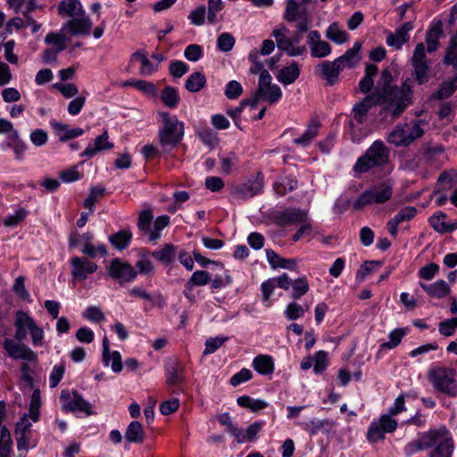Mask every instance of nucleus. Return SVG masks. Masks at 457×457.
<instances>
[{"label": "nucleus", "mask_w": 457, "mask_h": 457, "mask_svg": "<svg viewBox=\"0 0 457 457\" xmlns=\"http://www.w3.org/2000/svg\"><path fill=\"white\" fill-rule=\"evenodd\" d=\"M453 441L445 428L429 430L409 442L404 446V453L411 457L418 452L432 448L429 457H452Z\"/></svg>", "instance_id": "obj_1"}, {"label": "nucleus", "mask_w": 457, "mask_h": 457, "mask_svg": "<svg viewBox=\"0 0 457 457\" xmlns=\"http://www.w3.org/2000/svg\"><path fill=\"white\" fill-rule=\"evenodd\" d=\"M407 96L403 90H394L389 92V96L374 91L371 95L363 98L361 102L354 104L353 108V118L350 121L352 126L362 124L369 111L377 105L386 104L387 108H392L394 118L398 117L406 109Z\"/></svg>", "instance_id": "obj_2"}, {"label": "nucleus", "mask_w": 457, "mask_h": 457, "mask_svg": "<svg viewBox=\"0 0 457 457\" xmlns=\"http://www.w3.org/2000/svg\"><path fill=\"white\" fill-rule=\"evenodd\" d=\"M390 150L381 140L374 141L359 157L353 165V171L357 174L366 173L372 169L381 168L389 162Z\"/></svg>", "instance_id": "obj_3"}, {"label": "nucleus", "mask_w": 457, "mask_h": 457, "mask_svg": "<svg viewBox=\"0 0 457 457\" xmlns=\"http://www.w3.org/2000/svg\"><path fill=\"white\" fill-rule=\"evenodd\" d=\"M434 389L451 397L457 396V373L454 369L433 365L427 374Z\"/></svg>", "instance_id": "obj_4"}, {"label": "nucleus", "mask_w": 457, "mask_h": 457, "mask_svg": "<svg viewBox=\"0 0 457 457\" xmlns=\"http://www.w3.org/2000/svg\"><path fill=\"white\" fill-rule=\"evenodd\" d=\"M162 120V128L159 130V141L165 152L175 147L183 138L184 123L176 116L166 112L159 113Z\"/></svg>", "instance_id": "obj_5"}, {"label": "nucleus", "mask_w": 457, "mask_h": 457, "mask_svg": "<svg viewBox=\"0 0 457 457\" xmlns=\"http://www.w3.org/2000/svg\"><path fill=\"white\" fill-rule=\"evenodd\" d=\"M392 195L393 183L386 180L365 190L353 203V207L359 211L367 205L381 204L389 201Z\"/></svg>", "instance_id": "obj_6"}, {"label": "nucleus", "mask_w": 457, "mask_h": 457, "mask_svg": "<svg viewBox=\"0 0 457 457\" xmlns=\"http://www.w3.org/2000/svg\"><path fill=\"white\" fill-rule=\"evenodd\" d=\"M288 32V29L284 25L273 30L272 36L276 39L278 48L292 57L304 54L307 48L304 45H299L302 39L301 34L296 32L295 37H291L287 36Z\"/></svg>", "instance_id": "obj_7"}, {"label": "nucleus", "mask_w": 457, "mask_h": 457, "mask_svg": "<svg viewBox=\"0 0 457 457\" xmlns=\"http://www.w3.org/2000/svg\"><path fill=\"white\" fill-rule=\"evenodd\" d=\"M411 62L413 67V75L417 82L420 85L426 83L428 80L429 64L423 43H419L415 46Z\"/></svg>", "instance_id": "obj_8"}, {"label": "nucleus", "mask_w": 457, "mask_h": 457, "mask_svg": "<svg viewBox=\"0 0 457 457\" xmlns=\"http://www.w3.org/2000/svg\"><path fill=\"white\" fill-rule=\"evenodd\" d=\"M272 78L268 71H262L259 76L258 87L256 89L260 97L268 102L270 104H274L279 101L282 96L280 87L271 83Z\"/></svg>", "instance_id": "obj_9"}, {"label": "nucleus", "mask_w": 457, "mask_h": 457, "mask_svg": "<svg viewBox=\"0 0 457 457\" xmlns=\"http://www.w3.org/2000/svg\"><path fill=\"white\" fill-rule=\"evenodd\" d=\"M92 25L91 19L84 12V14H79L66 21L62 27V31L70 36H88L91 32Z\"/></svg>", "instance_id": "obj_10"}, {"label": "nucleus", "mask_w": 457, "mask_h": 457, "mask_svg": "<svg viewBox=\"0 0 457 457\" xmlns=\"http://www.w3.org/2000/svg\"><path fill=\"white\" fill-rule=\"evenodd\" d=\"M108 271L109 275L120 283L131 282L137 274L129 263L121 262L119 258L111 261Z\"/></svg>", "instance_id": "obj_11"}, {"label": "nucleus", "mask_w": 457, "mask_h": 457, "mask_svg": "<svg viewBox=\"0 0 457 457\" xmlns=\"http://www.w3.org/2000/svg\"><path fill=\"white\" fill-rule=\"evenodd\" d=\"M308 212L306 211L288 208L284 211L276 212L273 215L274 222L278 226L299 225L307 220Z\"/></svg>", "instance_id": "obj_12"}, {"label": "nucleus", "mask_w": 457, "mask_h": 457, "mask_svg": "<svg viewBox=\"0 0 457 457\" xmlns=\"http://www.w3.org/2000/svg\"><path fill=\"white\" fill-rule=\"evenodd\" d=\"M263 179V175L259 171L253 179H248L245 183L235 187L234 194L240 199L251 198L262 191Z\"/></svg>", "instance_id": "obj_13"}, {"label": "nucleus", "mask_w": 457, "mask_h": 457, "mask_svg": "<svg viewBox=\"0 0 457 457\" xmlns=\"http://www.w3.org/2000/svg\"><path fill=\"white\" fill-rule=\"evenodd\" d=\"M61 398L65 400L62 409L66 411H80L87 415H92V405L86 401L81 395L77 392H72L71 395L62 393Z\"/></svg>", "instance_id": "obj_14"}, {"label": "nucleus", "mask_w": 457, "mask_h": 457, "mask_svg": "<svg viewBox=\"0 0 457 457\" xmlns=\"http://www.w3.org/2000/svg\"><path fill=\"white\" fill-rule=\"evenodd\" d=\"M342 71H344V69L337 59L332 62H322L315 67V73L320 76L326 81V85L328 86H333L337 82L339 74Z\"/></svg>", "instance_id": "obj_15"}, {"label": "nucleus", "mask_w": 457, "mask_h": 457, "mask_svg": "<svg viewBox=\"0 0 457 457\" xmlns=\"http://www.w3.org/2000/svg\"><path fill=\"white\" fill-rule=\"evenodd\" d=\"M3 345L7 354L14 360L37 361V354L25 345L16 343L11 338H6Z\"/></svg>", "instance_id": "obj_16"}, {"label": "nucleus", "mask_w": 457, "mask_h": 457, "mask_svg": "<svg viewBox=\"0 0 457 457\" xmlns=\"http://www.w3.org/2000/svg\"><path fill=\"white\" fill-rule=\"evenodd\" d=\"M307 44L311 55L314 58H325L331 54L332 48L330 45L321 39L320 33L318 30H312L308 33Z\"/></svg>", "instance_id": "obj_17"}, {"label": "nucleus", "mask_w": 457, "mask_h": 457, "mask_svg": "<svg viewBox=\"0 0 457 457\" xmlns=\"http://www.w3.org/2000/svg\"><path fill=\"white\" fill-rule=\"evenodd\" d=\"M392 75L391 72L388 70H384L381 72L380 79L378 83V88H376L375 91H378L381 94H385L389 96V92H393L394 90H403L404 94L407 96L406 100V107L410 104L411 99V85L405 81L403 83V85L400 87H391L390 83L392 81Z\"/></svg>", "instance_id": "obj_18"}, {"label": "nucleus", "mask_w": 457, "mask_h": 457, "mask_svg": "<svg viewBox=\"0 0 457 457\" xmlns=\"http://www.w3.org/2000/svg\"><path fill=\"white\" fill-rule=\"evenodd\" d=\"M72 267L71 275L77 280H85L89 275L97 270V264L85 257H72L71 259Z\"/></svg>", "instance_id": "obj_19"}, {"label": "nucleus", "mask_w": 457, "mask_h": 457, "mask_svg": "<svg viewBox=\"0 0 457 457\" xmlns=\"http://www.w3.org/2000/svg\"><path fill=\"white\" fill-rule=\"evenodd\" d=\"M413 29V24L411 21H406L395 29L394 33L387 34L386 42L387 46L394 47L397 50L401 49L403 46L409 40V32Z\"/></svg>", "instance_id": "obj_20"}, {"label": "nucleus", "mask_w": 457, "mask_h": 457, "mask_svg": "<svg viewBox=\"0 0 457 457\" xmlns=\"http://www.w3.org/2000/svg\"><path fill=\"white\" fill-rule=\"evenodd\" d=\"M34 320L24 312H17L15 320V339L19 342L23 341L27 337L28 332L35 326Z\"/></svg>", "instance_id": "obj_21"}, {"label": "nucleus", "mask_w": 457, "mask_h": 457, "mask_svg": "<svg viewBox=\"0 0 457 457\" xmlns=\"http://www.w3.org/2000/svg\"><path fill=\"white\" fill-rule=\"evenodd\" d=\"M442 21H434L426 34L427 51L433 53L438 48L439 39L444 35Z\"/></svg>", "instance_id": "obj_22"}, {"label": "nucleus", "mask_w": 457, "mask_h": 457, "mask_svg": "<svg viewBox=\"0 0 457 457\" xmlns=\"http://www.w3.org/2000/svg\"><path fill=\"white\" fill-rule=\"evenodd\" d=\"M184 368L180 362L176 360L170 361L165 365L166 383L169 386H174L184 381Z\"/></svg>", "instance_id": "obj_23"}, {"label": "nucleus", "mask_w": 457, "mask_h": 457, "mask_svg": "<svg viewBox=\"0 0 457 457\" xmlns=\"http://www.w3.org/2000/svg\"><path fill=\"white\" fill-rule=\"evenodd\" d=\"M361 49V42L356 41L353 47L348 49L343 55L336 58L342 68H353L361 61L360 51Z\"/></svg>", "instance_id": "obj_24"}, {"label": "nucleus", "mask_w": 457, "mask_h": 457, "mask_svg": "<svg viewBox=\"0 0 457 457\" xmlns=\"http://www.w3.org/2000/svg\"><path fill=\"white\" fill-rule=\"evenodd\" d=\"M108 132L105 130L102 135L98 136L94 145H88L87 147L80 154L81 157L91 158L102 150H109L113 147V144L108 141Z\"/></svg>", "instance_id": "obj_25"}, {"label": "nucleus", "mask_w": 457, "mask_h": 457, "mask_svg": "<svg viewBox=\"0 0 457 457\" xmlns=\"http://www.w3.org/2000/svg\"><path fill=\"white\" fill-rule=\"evenodd\" d=\"M312 0H287V6L285 12V19L289 21H295L297 16L307 15V10L305 6Z\"/></svg>", "instance_id": "obj_26"}, {"label": "nucleus", "mask_w": 457, "mask_h": 457, "mask_svg": "<svg viewBox=\"0 0 457 457\" xmlns=\"http://www.w3.org/2000/svg\"><path fill=\"white\" fill-rule=\"evenodd\" d=\"M420 286L429 296L437 299L447 296L451 292L450 286L443 279L432 284L420 282Z\"/></svg>", "instance_id": "obj_27"}, {"label": "nucleus", "mask_w": 457, "mask_h": 457, "mask_svg": "<svg viewBox=\"0 0 457 457\" xmlns=\"http://www.w3.org/2000/svg\"><path fill=\"white\" fill-rule=\"evenodd\" d=\"M57 12L60 16L74 18L84 14L85 10L79 0H62L57 5Z\"/></svg>", "instance_id": "obj_28"}, {"label": "nucleus", "mask_w": 457, "mask_h": 457, "mask_svg": "<svg viewBox=\"0 0 457 457\" xmlns=\"http://www.w3.org/2000/svg\"><path fill=\"white\" fill-rule=\"evenodd\" d=\"M263 426L264 421H256L251 424L245 430L237 428L234 437L238 444L254 441Z\"/></svg>", "instance_id": "obj_29"}, {"label": "nucleus", "mask_w": 457, "mask_h": 457, "mask_svg": "<svg viewBox=\"0 0 457 457\" xmlns=\"http://www.w3.org/2000/svg\"><path fill=\"white\" fill-rule=\"evenodd\" d=\"M55 134L62 142L80 137L84 134V129L81 128L70 129L67 124L61 122L51 123Z\"/></svg>", "instance_id": "obj_30"}, {"label": "nucleus", "mask_w": 457, "mask_h": 457, "mask_svg": "<svg viewBox=\"0 0 457 457\" xmlns=\"http://www.w3.org/2000/svg\"><path fill=\"white\" fill-rule=\"evenodd\" d=\"M124 437L129 444H142L145 438L142 424L139 421H131L126 428Z\"/></svg>", "instance_id": "obj_31"}, {"label": "nucleus", "mask_w": 457, "mask_h": 457, "mask_svg": "<svg viewBox=\"0 0 457 457\" xmlns=\"http://www.w3.org/2000/svg\"><path fill=\"white\" fill-rule=\"evenodd\" d=\"M303 428L308 431L311 435H317L319 432H329L334 427L335 423L332 420H316L313 419L309 422L301 424Z\"/></svg>", "instance_id": "obj_32"}, {"label": "nucleus", "mask_w": 457, "mask_h": 457, "mask_svg": "<svg viewBox=\"0 0 457 457\" xmlns=\"http://www.w3.org/2000/svg\"><path fill=\"white\" fill-rule=\"evenodd\" d=\"M300 76V68L296 62L291 63L278 71L276 78L283 85L293 84Z\"/></svg>", "instance_id": "obj_33"}, {"label": "nucleus", "mask_w": 457, "mask_h": 457, "mask_svg": "<svg viewBox=\"0 0 457 457\" xmlns=\"http://www.w3.org/2000/svg\"><path fill=\"white\" fill-rule=\"evenodd\" d=\"M253 369L261 375L267 376L274 372L273 358L266 354H259L253 361Z\"/></svg>", "instance_id": "obj_34"}, {"label": "nucleus", "mask_w": 457, "mask_h": 457, "mask_svg": "<svg viewBox=\"0 0 457 457\" xmlns=\"http://www.w3.org/2000/svg\"><path fill=\"white\" fill-rule=\"evenodd\" d=\"M457 89V74L450 80L444 81L437 91L433 93L431 99L443 100L449 98Z\"/></svg>", "instance_id": "obj_35"}, {"label": "nucleus", "mask_w": 457, "mask_h": 457, "mask_svg": "<svg viewBox=\"0 0 457 457\" xmlns=\"http://www.w3.org/2000/svg\"><path fill=\"white\" fill-rule=\"evenodd\" d=\"M297 186L298 182L295 178L291 176H285L280 177L274 182L273 190L278 195L281 196L284 195L287 192L295 190Z\"/></svg>", "instance_id": "obj_36"}, {"label": "nucleus", "mask_w": 457, "mask_h": 457, "mask_svg": "<svg viewBox=\"0 0 457 457\" xmlns=\"http://www.w3.org/2000/svg\"><path fill=\"white\" fill-rule=\"evenodd\" d=\"M320 129V122L318 120H312L307 127L303 134L294 139V144L300 145L304 147L308 146L311 142L318 136Z\"/></svg>", "instance_id": "obj_37"}, {"label": "nucleus", "mask_w": 457, "mask_h": 457, "mask_svg": "<svg viewBox=\"0 0 457 457\" xmlns=\"http://www.w3.org/2000/svg\"><path fill=\"white\" fill-rule=\"evenodd\" d=\"M378 67L374 64L368 63L365 67V75L359 82V88L361 93H368L371 90L374 80L373 78L377 75Z\"/></svg>", "instance_id": "obj_38"}, {"label": "nucleus", "mask_w": 457, "mask_h": 457, "mask_svg": "<svg viewBox=\"0 0 457 457\" xmlns=\"http://www.w3.org/2000/svg\"><path fill=\"white\" fill-rule=\"evenodd\" d=\"M151 255L163 264H170L176 257V247L171 244H165L162 249L154 251Z\"/></svg>", "instance_id": "obj_39"}, {"label": "nucleus", "mask_w": 457, "mask_h": 457, "mask_svg": "<svg viewBox=\"0 0 457 457\" xmlns=\"http://www.w3.org/2000/svg\"><path fill=\"white\" fill-rule=\"evenodd\" d=\"M326 37L338 45L344 44L349 39L348 33L345 30L341 29L337 22H333L328 27Z\"/></svg>", "instance_id": "obj_40"}, {"label": "nucleus", "mask_w": 457, "mask_h": 457, "mask_svg": "<svg viewBox=\"0 0 457 457\" xmlns=\"http://www.w3.org/2000/svg\"><path fill=\"white\" fill-rule=\"evenodd\" d=\"M387 142L395 146H407L410 145L406 129L403 126L397 125L395 129L388 135Z\"/></svg>", "instance_id": "obj_41"}, {"label": "nucleus", "mask_w": 457, "mask_h": 457, "mask_svg": "<svg viewBox=\"0 0 457 457\" xmlns=\"http://www.w3.org/2000/svg\"><path fill=\"white\" fill-rule=\"evenodd\" d=\"M206 84V79L204 73L195 71L192 73L185 83V87L191 93L199 92Z\"/></svg>", "instance_id": "obj_42"}, {"label": "nucleus", "mask_w": 457, "mask_h": 457, "mask_svg": "<svg viewBox=\"0 0 457 457\" xmlns=\"http://www.w3.org/2000/svg\"><path fill=\"white\" fill-rule=\"evenodd\" d=\"M132 238V234L129 230H120L109 236L110 243L118 250L126 249Z\"/></svg>", "instance_id": "obj_43"}, {"label": "nucleus", "mask_w": 457, "mask_h": 457, "mask_svg": "<svg viewBox=\"0 0 457 457\" xmlns=\"http://www.w3.org/2000/svg\"><path fill=\"white\" fill-rule=\"evenodd\" d=\"M160 98L165 106L171 109L176 108L180 100L178 89L172 87H166L162 91Z\"/></svg>", "instance_id": "obj_44"}, {"label": "nucleus", "mask_w": 457, "mask_h": 457, "mask_svg": "<svg viewBox=\"0 0 457 457\" xmlns=\"http://www.w3.org/2000/svg\"><path fill=\"white\" fill-rule=\"evenodd\" d=\"M239 406L251 410L252 411H258L265 409L268 403L261 399H253L248 395H242L237 399Z\"/></svg>", "instance_id": "obj_45"}, {"label": "nucleus", "mask_w": 457, "mask_h": 457, "mask_svg": "<svg viewBox=\"0 0 457 457\" xmlns=\"http://www.w3.org/2000/svg\"><path fill=\"white\" fill-rule=\"evenodd\" d=\"M291 297L294 300L300 299L302 296L307 294L310 289V286L305 276L300 277L292 282Z\"/></svg>", "instance_id": "obj_46"}, {"label": "nucleus", "mask_w": 457, "mask_h": 457, "mask_svg": "<svg viewBox=\"0 0 457 457\" xmlns=\"http://www.w3.org/2000/svg\"><path fill=\"white\" fill-rule=\"evenodd\" d=\"M132 60H138L141 62L140 74L143 76H150L155 71H157V66H154L145 54L137 51L134 53L131 56Z\"/></svg>", "instance_id": "obj_47"}, {"label": "nucleus", "mask_w": 457, "mask_h": 457, "mask_svg": "<svg viewBox=\"0 0 457 457\" xmlns=\"http://www.w3.org/2000/svg\"><path fill=\"white\" fill-rule=\"evenodd\" d=\"M443 62L445 64L457 69V35L452 37Z\"/></svg>", "instance_id": "obj_48"}, {"label": "nucleus", "mask_w": 457, "mask_h": 457, "mask_svg": "<svg viewBox=\"0 0 457 457\" xmlns=\"http://www.w3.org/2000/svg\"><path fill=\"white\" fill-rule=\"evenodd\" d=\"M10 137L13 139V142L6 143V146L13 150L17 160H21L27 150L26 144L19 138L18 131H13V135H11Z\"/></svg>", "instance_id": "obj_49"}, {"label": "nucleus", "mask_w": 457, "mask_h": 457, "mask_svg": "<svg viewBox=\"0 0 457 457\" xmlns=\"http://www.w3.org/2000/svg\"><path fill=\"white\" fill-rule=\"evenodd\" d=\"M446 220V214L439 212L432 215L428 221L430 226L438 233L444 234L447 233L446 225L445 222Z\"/></svg>", "instance_id": "obj_50"}, {"label": "nucleus", "mask_w": 457, "mask_h": 457, "mask_svg": "<svg viewBox=\"0 0 457 457\" xmlns=\"http://www.w3.org/2000/svg\"><path fill=\"white\" fill-rule=\"evenodd\" d=\"M235 37L228 32L221 33L217 39V47L221 52H228L235 46Z\"/></svg>", "instance_id": "obj_51"}, {"label": "nucleus", "mask_w": 457, "mask_h": 457, "mask_svg": "<svg viewBox=\"0 0 457 457\" xmlns=\"http://www.w3.org/2000/svg\"><path fill=\"white\" fill-rule=\"evenodd\" d=\"M223 9L221 0H208L207 20L211 24L217 22V13Z\"/></svg>", "instance_id": "obj_52"}, {"label": "nucleus", "mask_w": 457, "mask_h": 457, "mask_svg": "<svg viewBox=\"0 0 457 457\" xmlns=\"http://www.w3.org/2000/svg\"><path fill=\"white\" fill-rule=\"evenodd\" d=\"M284 314L288 320H295L303 316L304 309L296 302H292L286 307Z\"/></svg>", "instance_id": "obj_53"}, {"label": "nucleus", "mask_w": 457, "mask_h": 457, "mask_svg": "<svg viewBox=\"0 0 457 457\" xmlns=\"http://www.w3.org/2000/svg\"><path fill=\"white\" fill-rule=\"evenodd\" d=\"M211 280L212 278L209 272L205 270H196L187 281L194 287H201L207 285Z\"/></svg>", "instance_id": "obj_54"}, {"label": "nucleus", "mask_w": 457, "mask_h": 457, "mask_svg": "<svg viewBox=\"0 0 457 457\" xmlns=\"http://www.w3.org/2000/svg\"><path fill=\"white\" fill-rule=\"evenodd\" d=\"M405 335V330L403 328H396L389 333V340L381 345L382 348L393 349L396 347L400 343L403 336Z\"/></svg>", "instance_id": "obj_55"}, {"label": "nucleus", "mask_w": 457, "mask_h": 457, "mask_svg": "<svg viewBox=\"0 0 457 457\" xmlns=\"http://www.w3.org/2000/svg\"><path fill=\"white\" fill-rule=\"evenodd\" d=\"M457 329V317L445 320L438 324V330L445 337H451Z\"/></svg>", "instance_id": "obj_56"}, {"label": "nucleus", "mask_w": 457, "mask_h": 457, "mask_svg": "<svg viewBox=\"0 0 457 457\" xmlns=\"http://www.w3.org/2000/svg\"><path fill=\"white\" fill-rule=\"evenodd\" d=\"M386 432L378 421H372L367 433V438L371 443H376L384 438Z\"/></svg>", "instance_id": "obj_57"}, {"label": "nucleus", "mask_w": 457, "mask_h": 457, "mask_svg": "<svg viewBox=\"0 0 457 457\" xmlns=\"http://www.w3.org/2000/svg\"><path fill=\"white\" fill-rule=\"evenodd\" d=\"M125 85H130L135 87L139 91L148 95V96H154L156 95V87L151 83L147 82L145 80H132V81H127Z\"/></svg>", "instance_id": "obj_58"}, {"label": "nucleus", "mask_w": 457, "mask_h": 457, "mask_svg": "<svg viewBox=\"0 0 457 457\" xmlns=\"http://www.w3.org/2000/svg\"><path fill=\"white\" fill-rule=\"evenodd\" d=\"M206 15V7L202 4L191 11L188 15V20L193 25L202 26L204 23Z\"/></svg>", "instance_id": "obj_59"}, {"label": "nucleus", "mask_w": 457, "mask_h": 457, "mask_svg": "<svg viewBox=\"0 0 457 457\" xmlns=\"http://www.w3.org/2000/svg\"><path fill=\"white\" fill-rule=\"evenodd\" d=\"M417 214V209L413 206H405L402 208L396 215L393 218V220L401 224L404 221H409L413 219Z\"/></svg>", "instance_id": "obj_60"}, {"label": "nucleus", "mask_w": 457, "mask_h": 457, "mask_svg": "<svg viewBox=\"0 0 457 457\" xmlns=\"http://www.w3.org/2000/svg\"><path fill=\"white\" fill-rule=\"evenodd\" d=\"M228 340L227 337L219 336L211 337L205 342V349L204 354H212L215 353Z\"/></svg>", "instance_id": "obj_61"}, {"label": "nucleus", "mask_w": 457, "mask_h": 457, "mask_svg": "<svg viewBox=\"0 0 457 457\" xmlns=\"http://www.w3.org/2000/svg\"><path fill=\"white\" fill-rule=\"evenodd\" d=\"M197 135L201 141L208 146H213L217 141L216 133L210 128H202L197 131Z\"/></svg>", "instance_id": "obj_62"}, {"label": "nucleus", "mask_w": 457, "mask_h": 457, "mask_svg": "<svg viewBox=\"0 0 457 457\" xmlns=\"http://www.w3.org/2000/svg\"><path fill=\"white\" fill-rule=\"evenodd\" d=\"M277 285L273 278L267 279L266 281L262 283L261 291L262 295V301L267 303L266 305L270 306V298L273 295Z\"/></svg>", "instance_id": "obj_63"}, {"label": "nucleus", "mask_w": 457, "mask_h": 457, "mask_svg": "<svg viewBox=\"0 0 457 457\" xmlns=\"http://www.w3.org/2000/svg\"><path fill=\"white\" fill-rule=\"evenodd\" d=\"M243 93V87L241 84L237 80L229 81L225 88V96L228 99H237Z\"/></svg>", "instance_id": "obj_64"}]
</instances>
